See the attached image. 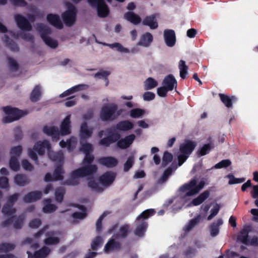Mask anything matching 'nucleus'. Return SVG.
Wrapping results in <instances>:
<instances>
[{"label":"nucleus","instance_id":"nucleus-64","mask_svg":"<svg viewBox=\"0 0 258 258\" xmlns=\"http://www.w3.org/2000/svg\"><path fill=\"white\" fill-rule=\"evenodd\" d=\"M14 138L15 140L17 141H19L22 139L23 134L21 128L20 126L15 127L14 130Z\"/></svg>","mask_w":258,"mask_h":258},{"label":"nucleus","instance_id":"nucleus-54","mask_svg":"<svg viewBox=\"0 0 258 258\" xmlns=\"http://www.w3.org/2000/svg\"><path fill=\"white\" fill-rule=\"evenodd\" d=\"M201 215H199L195 218L192 219L189 222L188 225L186 227V230L187 231H189L191 229H192L198 223H199L201 219Z\"/></svg>","mask_w":258,"mask_h":258},{"label":"nucleus","instance_id":"nucleus-53","mask_svg":"<svg viewBox=\"0 0 258 258\" xmlns=\"http://www.w3.org/2000/svg\"><path fill=\"white\" fill-rule=\"evenodd\" d=\"M226 177L229 179L228 184L230 185L242 183L245 180L244 178H236L232 174H229Z\"/></svg>","mask_w":258,"mask_h":258},{"label":"nucleus","instance_id":"nucleus-27","mask_svg":"<svg viewBox=\"0 0 258 258\" xmlns=\"http://www.w3.org/2000/svg\"><path fill=\"white\" fill-rule=\"evenodd\" d=\"M124 18L134 25H138L141 22V18L137 14L133 12H126L124 15Z\"/></svg>","mask_w":258,"mask_h":258},{"label":"nucleus","instance_id":"nucleus-11","mask_svg":"<svg viewBox=\"0 0 258 258\" xmlns=\"http://www.w3.org/2000/svg\"><path fill=\"white\" fill-rule=\"evenodd\" d=\"M196 146V143L189 140H185L179 146V152L189 156Z\"/></svg>","mask_w":258,"mask_h":258},{"label":"nucleus","instance_id":"nucleus-31","mask_svg":"<svg viewBox=\"0 0 258 258\" xmlns=\"http://www.w3.org/2000/svg\"><path fill=\"white\" fill-rule=\"evenodd\" d=\"M81 147L80 150L84 152L85 154V157L89 156L88 157H92L94 159V156L91 153L93 150V148L92 144L88 143H82V141L81 140Z\"/></svg>","mask_w":258,"mask_h":258},{"label":"nucleus","instance_id":"nucleus-63","mask_svg":"<svg viewBox=\"0 0 258 258\" xmlns=\"http://www.w3.org/2000/svg\"><path fill=\"white\" fill-rule=\"evenodd\" d=\"M173 168L172 167L170 166L168 167L163 172V174L161 176V180L162 181H165L167 180L168 177L171 175L173 172Z\"/></svg>","mask_w":258,"mask_h":258},{"label":"nucleus","instance_id":"nucleus-9","mask_svg":"<svg viewBox=\"0 0 258 258\" xmlns=\"http://www.w3.org/2000/svg\"><path fill=\"white\" fill-rule=\"evenodd\" d=\"M15 22L18 28L26 31H30L32 27L29 21L23 16L20 14H16L14 16Z\"/></svg>","mask_w":258,"mask_h":258},{"label":"nucleus","instance_id":"nucleus-18","mask_svg":"<svg viewBox=\"0 0 258 258\" xmlns=\"http://www.w3.org/2000/svg\"><path fill=\"white\" fill-rule=\"evenodd\" d=\"M42 198V192L40 191L36 190L30 191L25 195L23 198V201L26 203H30L36 202Z\"/></svg>","mask_w":258,"mask_h":258},{"label":"nucleus","instance_id":"nucleus-5","mask_svg":"<svg viewBox=\"0 0 258 258\" xmlns=\"http://www.w3.org/2000/svg\"><path fill=\"white\" fill-rule=\"evenodd\" d=\"M4 112L8 115L3 118V122L5 123H11L18 120L25 115L23 111L16 108H13L7 106L2 108Z\"/></svg>","mask_w":258,"mask_h":258},{"label":"nucleus","instance_id":"nucleus-12","mask_svg":"<svg viewBox=\"0 0 258 258\" xmlns=\"http://www.w3.org/2000/svg\"><path fill=\"white\" fill-rule=\"evenodd\" d=\"M71 115H68L62 121L60 125V135H68L71 133Z\"/></svg>","mask_w":258,"mask_h":258},{"label":"nucleus","instance_id":"nucleus-2","mask_svg":"<svg viewBox=\"0 0 258 258\" xmlns=\"http://www.w3.org/2000/svg\"><path fill=\"white\" fill-rule=\"evenodd\" d=\"M51 148L50 144L47 140L37 142L34 145L33 148L28 149V156L36 164H38V158L36 153L39 155L42 156L45 154V149L49 150Z\"/></svg>","mask_w":258,"mask_h":258},{"label":"nucleus","instance_id":"nucleus-46","mask_svg":"<svg viewBox=\"0 0 258 258\" xmlns=\"http://www.w3.org/2000/svg\"><path fill=\"white\" fill-rule=\"evenodd\" d=\"M130 226L127 225H123L120 226L119 233L116 234V238H124L127 237L129 232Z\"/></svg>","mask_w":258,"mask_h":258},{"label":"nucleus","instance_id":"nucleus-38","mask_svg":"<svg viewBox=\"0 0 258 258\" xmlns=\"http://www.w3.org/2000/svg\"><path fill=\"white\" fill-rule=\"evenodd\" d=\"M13 206L10 205L8 203L5 204L2 210V213L6 216H14V215L16 212V210L15 208H14Z\"/></svg>","mask_w":258,"mask_h":258},{"label":"nucleus","instance_id":"nucleus-7","mask_svg":"<svg viewBox=\"0 0 258 258\" xmlns=\"http://www.w3.org/2000/svg\"><path fill=\"white\" fill-rule=\"evenodd\" d=\"M91 7L96 8L98 15L100 18H105L109 15L108 7L104 0H88Z\"/></svg>","mask_w":258,"mask_h":258},{"label":"nucleus","instance_id":"nucleus-58","mask_svg":"<svg viewBox=\"0 0 258 258\" xmlns=\"http://www.w3.org/2000/svg\"><path fill=\"white\" fill-rule=\"evenodd\" d=\"M231 164V162L229 159L222 160L220 162L216 164L214 166V168L220 169L222 168H226Z\"/></svg>","mask_w":258,"mask_h":258},{"label":"nucleus","instance_id":"nucleus-22","mask_svg":"<svg viewBox=\"0 0 258 258\" xmlns=\"http://www.w3.org/2000/svg\"><path fill=\"white\" fill-rule=\"evenodd\" d=\"M136 138L134 134H131L126 136L123 139L118 141L117 143V146L122 149H125L129 147L133 143Z\"/></svg>","mask_w":258,"mask_h":258},{"label":"nucleus","instance_id":"nucleus-60","mask_svg":"<svg viewBox=\"0 0 258 258\" xmlns=\"http://www.w3.org/2000/svg\"><path fill=\"white\" fill-rule=\"evenodd\" d=\"M106 214L104 212L103 213L99 218V219L97 220L96 223V231L98 233L101 232V231L102 230V221L104 219V218L106 217Z\"/></svg>","mask_w":258,"mask_h":258},{"label":"nucleus","instance_id":"nucleus-40","mask_svg":"<svg viewBox=\"0 0 258 258\" xmlns=\"http://www.w3.org/2000/svg\"><path fill=\"white\" fill-rule=\"evenodd\" d=\"M25 219L24 214H21L14 218L13 227L16 229H20L22 228Z\"/></svg>","mask_w":258,"mask_h":258},{"label":"nucleus","instance_id":"nucleus-55","mask_svg":"<svg viewBox=\"0 0 258 258\" xmlns=\"http://www.w3.org/2000/svg\"><path fill=\"white\" fill-rule=\"evenodd\" d=\"M110 72L107 71L100 70L94 75V77L98 79H105L106 82V85L108 84V76L110 75Z\"/></svg>","mask_w":258,"mask_h":258},{"label":"nucleus","instance_id":"nucleus-19","mask_svg":"<svg viewBox=\"0 0 258 258\" xmlns=\"http://www.w3.org/2000/svg\"><path fill=\"white\" fill-rule=\"evenodd\" d=\"M158 14H154L146 16L142 21V24L148 26L151 29H156L158 27V24L156 20Z\"/></svg>","mask_w":258,"mask_h":258},{"label":"nucleus","instance_id":"nucleus-32","mask_svg":"<svg viewBox=\"0 0 258 258\" xmlns=\"http://www.w3.org/2000/svg\"><path fill=\"white\" fill-rule=\"evenodd\" d=\"M210 196L208 190H205L198 197L192 200L191 204L194 206H198L204 202Z\"/></svg>","mask_w":258,"mask_h":258},{"label":"nucleus","instance_id":"nucleus-30","mask_svg":"<svg viewBox=\"0 0 258 258\" xmlns=\"http://www.w3.org/2000/svg\"><path fill=\"white\" fill-rule=\"evenodd\" d=\"M51 249L46 246H43L39 250L35 251L32 257L34 258H45L50 253Z\"/></svg>","mask_w":258,"mask_h":258},{"label":"nucleus","instance_id":"nucleus-26","mask_svg":"<svg viewBox=\"0 0 258 258\" xmlns=\"http://www.w3.org/2000/svg\"><path fill=\"white\" fill-rule=\"evenodd\" d=\"M153 40L152 35L150 32H146L141 36L138 45L146 47H149Z\"/></svg>","mask_w":258,"mask_h":258},{"label":"nucleus","instance_id":"nucleus-23","mask_svg":"<svg viewBox=\"0 0 258 258\" xmlns=\"http://www.w3.org/2000/svg\"><path fill=\"white\" fill-rule=\"evenodd\" d=\"M47 21L55 28L61 29L63 28V24L59 16L57 14H49L46 17Z\"/></svg>","mask_w":258,"mask_h":258},{"label":"nucleus","instance_id":"nucleus-47","mask_svg":"<svg viewBox=\"0 0 258 258\" xmlns=\"http://www.w3.org/2000/svg\"><path fill=\"white\" fill-rule=\"evenodd\" d=\"M45 202L48 204L45 205L43 208V211L45 213H51L54 212L56 209V206L54 204H50L51 200L49 199L45 200Z\"/></svg>","mask_w":258,"mask_h":258},{"label":"nucleus","instance_id":"nucleus-17","mask_svg":"<svg viewBox=\"0 0 258 258\" xmlns=\"http://www.w3.org/2000/svg\"><path fill=\"white\" fill-rule=\"evenodd\" d=\"M218 95L221 101L228 108H232L233 107V103L237 101V98L235 96H229L222 93H219Z\"/></svg>","mask_w":258,"mask_h":258},{"label":"nucleus","instance_id":"nucleus-28","mask_svg":"<svg viewBox=\"0 0 258 258\" xmlns=\"http://www.w3.org/2000/svg\"><path fill=\"white\" fill-rule=\"evenodd\" d=\"M134 127V124L129 120H122L118 122L115 125L117 130L120 131H127Z\"/></svg>","mask_w":258,"mask_h":258},{"label":"nucleus","instance_id":"nucleus-4","mask_svg":"<svg viewBox=\"0 0 258 258\" xmlns=\"http://www.w3.org/2000/svg\"><path fill=\"white\" fill-rule=\"evenodd\" d=\"M37 30L40 33L43 41L47 46L51 48L57 47L58 46L57 41L49 36V35L51 33L50 28L44 24L40 23L37 25Z\"/></svg>","mask_w":258,"mask_h":258},{"label":"nucleus","instance_id":"nucleus-61","mask_svg":"<svg viewBox=\"0 0 258 258\" xmlns=\"http://www.w3.org/2000/svg\"><path fill=\"white\" fill-rule=\"evenodd\" d=\"M80 209L82 210H84L83 212H76L73 213L72 216L73 218L75 219H84L86 216V214L85 213L86 209L84 206H81Z\"/></svg>","mask_w":258,"mask_h":258},{"label":"nucleus","instance_id":"nucleus-29","mask_svg":"<svg viewBox=\"0 0 258 258\" xmlns=\"http://www.w3.org/2000/svg\"><path fill=\"white\" fill-rule=\"evenodd\" d=\"M250 231V227L247 226L242 229L240 234L238 236V239L240 240L243 244L247 245L249 243L248 234Z\"/></svg>","mask_w":258,"mask_h":258},{"label":"nucleus","instance_id":"nucleus-6","mask_svg":"<svg viewBox=\"0 0 258 258\" xmlns=\"http://www.w3.org/2000/svg\"><path fill=\"white\" fill-rule=\"evenodd\" d=\"M117 106L114 103H111L103 106L100 110L99 117L103 121L113 120L116 118L115 113Z\"/></svg>","mask_w":258,"mask_h":258},{"label":"nucleus","instance_id":"nucleus-48","mask_svg":"<svg viewBox=\"0 0 258 258\" xmlns=\"http://www.w3.org/2000/svg\"><path fill=\"white\" fill-rule=\"evenodd\" d=\"M172 160V154L167 151L164 152L162 157V166L163 167H166Z\"/></svg>","mask_w":258,"mask_h":258},{"label":"nucleus","instance_id":"nucleus-1","mask_svg":"<svg viewBox=\"0 0 258 258\" xmlns=\"http://www.w3.org/2000/svg\"><path fill=\"white\" fill-rule=\"evenodd\" d=\"M87 156L84 157L82 161L83 166L76 170L73 171V176H79L84 177L93 175L96 173L98 170L97 165L92 164L94 159L92 157Z\"/></svg>","mask_w":258,"mask_h":258},{"label":"nucleus","instance_id":"nucleus-10","mask_svg":"<svg viewBox=\"0 0 258 258\" xmlns=\"http://www.w3.org/2000/svg\"><path fill=\"white\" fill-rule=\"evenodd\" d=\"M116 174L112 171H106L99 178V182L104 186H108L114 181Z\"/></svg>","mask_w":258,"mask_h":258},{"label":"nucleus","instance_id":"nucleus-3","mask_svg":"<svg viewBox=\"0 0 258 258\" xmlns=\"http://www.w3.org/2000/svg\"><path fill=\"white\" fill-rule=\"evenodd\" d=\"M205 185V182L201 180L199 184H197V180L195 178L192 179L189 182L183 184L179 188V191L181 192H185L183 196V198L187 197L192 196L198 194L199 191L202 189Z\"/></svg>","mask_w":258,"mask_h":258},{"label":"nucleus","instance_id":"nucleus-42","mask_svg":"<svg viewBox=\"0 0 258 258\" xmlns=\"http://www.w3.org/2000/svg\"><path fill=\"white\" fill-rule=\"evenodd\" d=\"M158 86V82L153 78L149 77L144 82V88L146 90H151Z\"/></svg>","mask_w":258,"mask_h":258},{"label":"nucleus","instance_id":"nucleus-34","mask_svg":"<svg viewBox=\"0 0 258 258\" xmlns=\"http://www.w3.org/2000/svg\"><path fill=\"white\" fill-rule=\"evenodd\" d=\"M14 181L16 184L19 186H24L30 182V180L27 176L22 174L16 175L14 177Z\"/></svg>","mask_w":258,"mask_h":258},{"label":"nucleus","instance_id":"nucleus-50","mask_svg":"<svg viewBox=\"0 0 258 258\" xmlns=\"http://www.w3.org/2000/svg\"><path fill=\"white\" fill-rule=\"evenodd\" d=\"M15 245L10 243H3L0 244V252H8L13 250Z\"/></svg>","mask_w":258,"mask_h":258},{"label":"nucleus","instance_id":"nucleus-36","mask_svg":"<svg viewBox=\"0 0 258 258\" xmlns=\"http://www.w3.org/2000/svg\"><path fill=\"white\" fill-rule=\"evenodd\" d=\"M64 173V170L62 165H57L53 173V179L55 181L62 180L63 179V174Z\"/></svg>","mask_w":258,"mask_h":258},{"label":"nucleus","instance_id":"nucleus-33","mask_svg":"<svg viewBox=\"0 0 258 258\" xmlns=\"http://www.w3.org/2000/svg\"><path fill=\"white\" fill-rule=\"evenodd\" d=\"M41 96V87L39 85H36L31 93L30 99L32 102H36L40 100Z\"/></svg>","mask_w":258,"mask_h":258},{"label":"nucleus","instance_id":"nucleus-41","mask_svg":"<svg viewBox=\"0 0 258 258\" xmlns=\"http://www.w3.org/2000/svg\"><path fill=\"white\" fill-rule=\"evenodd\" d=\"M156 211L153 209H147L143 211L137 218V221L144 220L146 221L149 217L153 216Z\"/></svg>","mask_w":258,"mask_h":258},{"label":"nucleus","instance_id":"nucleus-39","mask_svg":"<svg viewBox=\"0 0 258 258\" xmlns=\"http://www.w3.org/2000/svg\"><path fill=\"white\" fill-rule=\"evenodd\" d=\"M213 148V147L211 144L208 143L204 145L201 148L197 151L196 154L197 156L200 157L207 155L210 152Z\"/></svg>","mask_w":258,"mask_h":258},{"label":"nucleus","instance_id":"nucleus-57","mask_svg":"<svg viewBox=\"0 0 258 258\" xmlns=\"http://www.w3.org/2000/svg\"><path fill=\"white\" fill-rule=\"evenodd\" d=\"M179 76L183 79H186L188 77V66H179Z\"/></svg>","mask_w":258,"mask_h":258},{"label":"nucleus","instance_id":"nucleus-49","mask_svg":"<svg viewBox=\"0 0 258 258\" xmlns=\"http://www.w3.org/2000/svg\"><path fill=\"white\" fill-rule=\"evenodd\" d=\"M145 113L144 109L141 108H134L130 110V115L134 118H139L142 116Z\"/></svg>","mask_w":258,"mask_h":258},{"label":"nucleus","instance_id":"nucleus-35","mask_svg":"<svg viewBox=\"0 0 258 258\" xmlns=\"http://www.w3.org/2000/svg\"><path fill=\"white\" fill-rule=\"evenodd\" d=\"M223 224V221L221 219H218L216 222H213L210 226L211 235L214 237L217 236L219 233V227Z\"/></svg>","mask_w":258,"mask_h":258},{"label":"nucleus","instance_id":"nucleus-62","mask_svg":"<svg viewBox=\"0 0 258 258\" xmlns=\"http://www.w3.org/2000/svg\"><path fill=\"white\" fill-rule=\"evenodd\" d=\"M110 46L112 48H116V49L120 52H125L127 53L129 52V50L127 48L123 47L120 43H114L111 44H110Z\"/></svg>","mask_w":258,"mask_h":258},{"label":"nucleus","instance_id":"nucleus-51","mask_svg":"<svg viewBox=\"0 0 258 258\" xmlns=\"http://www.w3.org/2000/svg\"><path fill=\"white\" fill-rule=\"evenodd\" d=\"M135 162L134 156H130L127 159L126 162L123 165V170L124 172H127L133 167Z\"/></svg>","mask_w":258,"mask_h":258},{"label":"nucleus","instance_id":"nucleus-45","mask_svg":"<svg viewBox=\"0 0 258 258\" xmlns=\"http://www.w3.org/2000/svg\"><path fill=\"white\" fill-rule=\"evenodd\" d=\"M6 45L12 51H18L19 50V47L16 42L13 40L10 39L8 36H6L5 37L4 40Z\"/></svg>","mask_w":258,"mask_h":258},{"label":"nucleus","instance_id":"nucleus-25","mask_svg":"<svg viewBox=\"0 0 258 258\" xmlns=\"http://www.w3.org/2000/svg\"><path fill=\"white\" fill-rule=\"evenodd\" d=\"M136 225V229L134 232L135 234L139 237L144 236L148 226L147 222L144 220L137 221Z\"/></svg>","mask_w":258,"mask_h":258},{"label":"nucleus","instance_id":"nucleus-16","mask_svg":"<svg viewBox=\"0 0 258 258\" xmlns=\"http://www.w3.org/2000/svg\"><path fill=\"white\" fill-rule=\"evenodd\" d=\"M164 37L166 44L169 47H172L176 41L175 33L174 30L166 29L164 31Z\"/></svg>","mask_w":258,"mask_h":258},{"label":"nucleus","instance_id":"nucleus-44","mask_svg":"<svg viewBox=\"0 0 258 258\" xmlns=\"http://www.w3.org/2000/svg\"><path fill=\"white\" fill-rule=\"evenodd\" d=\"M66 193L65 189L63 187H58L55 190V201L58 203H61Z\"/></svg>","mask_w":258,"mask_h":258},{"label":"nucleus","instance_id":"nucleus-20","mask_svg":"<svg viewBox=\"0 0 258 258\" xmlns=\"http://www.w3.org/2000/svg\"><path fill=\"white\" fill-rule=\"evenodd\" d=\"M43 132L46 135L51 136L53 140L57 141L59 139L60 133L57 126L45 125L43 128Z\"/></svg>","mask_w":258,"mask_h":258},{"label":"nucleus","instance_id":"nucleus-52","mask_svg":"<svg viewBox=\"0 0 258 258\" xmlns=\"http://www.w3.org/2000/svg\"><path fill=\"white\" fill-rule=\"evenodd\" d=\"M79 176H73V171L71 173V178L66 180L64 182V184L67 185H77L79 183V180L78 178H80Z\"/></svg>","mask_w":258,"mask_h":258},{"label":"nucleus","instance_id":"nucleus-24","mask_svg":"<svg viewBox=\"0 0 258 258\" xmlns=\"http://www.w3.org/2000/svg\"><path fill=\"white\" fill-rule=\"evenodd\" d=\"M56 234V232L51 231L47 232L46 234V238L44 240L43 242L46 245H55L60 242V238L58 237L53 236Z\"/></svg>","mask_w":258,"mask_h":258},{"label":"nucleus","instance_id":"nucleus-8","mask_svg":"<svg viewBox=\"0 0 258 258\" xmlns=\"http://www.w3.org/2000/svg\"><path fill=\"white\" fill-rule=\"evenodd\" d=\"M77 10L74 6L71 4L68 5V9L62 14V18L67 26H72L76 21Z\"/></svg>","mask_w":258,"mask_h":258},{"label":"nucleus","instance_id":"nucleus-59","mask_svg":"<svg viewBox=\"0 0 258 258\" xmlns=\"http://www.w3.org/2000/svg\"><path fill=\"white\" fill-rule=\"evenodd\" d=\"M48 156L50 159L53 161L60 162L63 159V155L62 153H49Z\"/></svg>","mask_w":258,"mask_h":258},{"label":"nucleus","instance_id":"nucleus-14","mask_svg":"<svg viewBox=\"0 0 258 258\" xmlns=\"http://www.w3.org/2000/svg\"><path fill=\"white\" fill-rule=\"evenodd\" d=\"M98 163L107 168H113L118 164V160L114 157L111 156L102 157L98 159Z\"/></svg>","mask_w":258,"mask_h":258},{"label":"nucleus","instance_id":"nucleus-21","mask_svg":"<svg viewBox=\"0 0 258 258\" xmlns=\"http://www.w3.org/2000/svg\"><path fill=\"white\" fill-rule=\"evenodd\" d=\"M121 248V243L115 241L114 239L111 238L105 244L104 248V251L106 253H109L111 251L116 250L118 251Z\"/></svg>","mask_w":258,"mask_h":258},{"label":"nucleus","instance_id":"nucleus-13","mask_svg":"<svg viewBox=\"0 0 258 258\" xmlns=\"http://www.w3.org/2000/svg\"><path fill=\"white\" fill-rule=\"evenodd\" d=\"M162 85L170 91H171L174 88H176L177 82L172 74H169L164 78Z\"/></svg>","mask_w":258,"mask_h":258},{"label":"nucleus","instance_id":"nucleus-37","mask_svg":"<svg viewBox=\"0 0 258 258\" xmlns=\"http://www.w3.org/2000/svg\"><path fill=\"white\" fill-rule=\"evenodd\" d=\"M103 239L100 236H97L93 239L91 243V248L93 250L96 251L101 247L103 243Z\"/></svg>","mask_w":258,"mask_h":258},{"label":"nucleus","instance_id":"nucleus-15","mask_svg":"<svg viewBox=\"0 0 258 258\" xmlns=\"http://www.w3.org/2000/svg\"><path fill=\"white\" fill-rule=\"evenodd\" d=\"M93 128L89 127L87 122H84L81 125L80 137L81 141H85L90 138L93 134Z\"/></svg>","mask_w":258,"mask_h":258},{"label":"nucleus","instance_id":"nucleus-56","mask_svg":"<svg viewBox=\"0 0 258 258\" xmlns=\"http://www.w3.org/2000/svg\"><path fill=\"white\" fill-rule=\"evenodd\" d=\"M88 180V185L90 188L96 191H102V189L99 186L98 183L96 182L94 179L89 178Z\"/></svg>","mask_w":258,"mask_h":258},{"label":"nucleus","instance_id":"nucleus-43","mask_svg":"<svg viewBox=\"0 0 258 258\" xmlns=\"http://www.w3.org/2000/svg\"><path fill=\"white\" fill-rule=\"evenodd\" d=\"M9 166L10 168L14 171H18L20 169V164L16 156H12L10 160Z\"/></svg>","mask_w":258,"mask_h":258}]
</instances>
